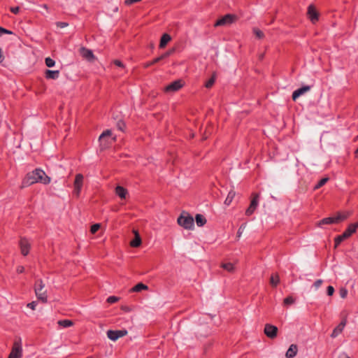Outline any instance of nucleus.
<instances>
[{
    "label": "nucleus",
    "mask_w": 358,
    "mask_h": 358,
    "mask_svg": "<svg viewBox=\"0 0 358 358\" xmlns=\"http://www.w3.org/2000/svg\"><path fill=\"white\" fill-rule=\"evenodd\" d=\"M50 182V178L43 170L36 169L27 175L26 178L23 180L22 187H27L36 182L48 184Z\"/></svg>",
    "instance_id": "obj_1"
},
{
    "label": "nucleus",
    "mask_w": 358,
    "mask_h": 358,
    "mask_svg": "<svg viewBox=\"0 0 358 358\" xmlns=\"http://www.w3.org/2000/svg\"><path fill=\"white\" fill-rule=\"evenodd\" d=\"M34 292L39 301L43 303L48 301L47 290L45 289V284L41 279L36 282Z\"/></svg>",
    "instance_id": "obj_2"
},
{
    "label": "nucleus",
    "mask_w": 358,
    "mask_h": 358,
    "mask_svg": "<svg viewBox=\"0 0 358 358\" xmlns=\"http://www.w3.org/2000/svg\"><path fill=\"white\" fill-rule=\"evenodd\" d=\"M178 224L185 229H193L194 222L192 216L187 213L183 212L178 218Z\"/></svg>",
    "instance_id": "obj_3"
},
{
    "label": "nucleus",
    "mask_w": 358,
    "mask_h": 358,
    "mask_svg": "<svg viewBox=\"0 0 358 358\" xmlns=\"http://www.w3.org/2000/svg\"><path fill=\"white\" fill-rule=\"evenodd\" d=\"M22 356V348L21 345V339L19 338L13 343L12 350L8 356V358H21Z\"/></svg>",
    "instance_id": "obj_4"
},
{
    "label": "nucleus",
    "mask_w": 358,
    "mask_h": 358,
    "mask_svg": "<svg viewBox=\"0 0 358 358\" xmlns=\"http://www.w3.org/2000/svg\"><path fill=\"white\" fill-rule=\"evenodd\" d=\"M236 19V17L234 15L231 14H227L218 20L215 24V27H220V26H227L231 24H232L234 22H235Z\"/></svg>",
    "instance_id": "obj_5"
},
{
    "label": "nucleus",
    "mask_w": 358,
    "mask_h": 358,
    "mask_svg": "<svg viewBox=\"0 0 358 358\" xmlns=\"http://www.w3.org/2000/svg\"><path fill=\"white\" fill-rule=\"evenodd\" d=\"M259 194L257 193L252 194V199L251 200L249 207L245 210V215L248 216L251 215L257 208L259 203Z\"/></svg>",
    "instance_id": "obj_6"
},
{
    "label": "nucleus",
    "mask_w": 358,
    "mask_h": 358,
    "mask_svg": "<svg viewBox=\"0 0 358 358\" xmlns=\"http://www.w3.org/2000/svg\"><path fill=\"white\" fill-rule=\"evenodd\" d=\"M83 184V176L81 173H78L76 176L75 180L73 182V193L76 195V196H79L81 189Z\"/></svg>",
    "instance_id": "obj_7"
},
{
    "label": "nucleus",
    "mask_w": 358,
    "mask_h": 358,
    "mask_svg": "<svg viewBox=\"0 0 358 358\" xmlns=\"http://www.w3.org/2000/svg\"><path fill=\"white\" fill-rule=\"evenodd\" d=\"M128 331L126 329L122 330H108L107 331V336L109 339L113 341H116L119 338L123 337L127 335Z\"/></svg>",
    "instance_id": "obj_8"
},
{
    "label": "nucleus",
    "mask_w": 358,
    "mask_h": 358,
    "mask_svg": "<svg viewBox=\"0 0 358 358\" xmlns=\"http://www.w3.org/2000/svg\"><path fill=\"white\" fill-rule=\"evenodd\" d=\"M182 86L183 83L181 80H175L165 87L164 92L166 93H173L178 91Z\"/></svg>",
    "instance_id": "obj_9"
},
{
    "label": "nucleus",
    "mask_w": 358,
    "mask_h": 358,
    "mask_svg": "<svg viewBox=\"0 0 358 358\" xmlns=\"http://www.w3.org/2000/svg\"><path fill=\"white\" fill-rule=\"evenodd\" d=\"M347 217V215H338L334 217H327L324 218L318 222V226H321L322 224H329L332 223H337L341 220H345Z\"/></svg>",
    "instance_id": "obj_10"
},
{
    "label": "nucleus",
    "mask_w": 358,
    "mask_h": 358,
    "mask_svg": "<svg viewBox=\"0 0 358 358\" xmlns=\"http://www.w3.org/2000/svg\"><path fill=\"white\" fill-rule=\"evenodd\" d=\"M347 324V319L344 317L341 322L334 329L332 333L331 334V338H337L343 331L345 327Z\"/></svg>",
    "instance_id": "obj_11"
},
{
    "label": "nucleus",
    "mask_w": 358,
    "mask_h": 358,
    "mask_svg": "<svg viewBox=\"0 0 358 358\" xmlns=\"http://www.w3.org/2000/svg\"><path fill=\"white\" fill-rule=\"evenodd\" d=\"M278 333V328L272 324H266L264 327V334L270 338L276 337Z\"/></svg>",
    "instance_id": "obj_12"
},
{
    "label": "nucleus",
    "mask_w": 358,
    "mask_h": 358,
    "mask_svg": "<svg viewBox=\"0 0 358 358\" xmlns=\"http://www.w3.org/2000/svg\"><path fill=\"white\" fill-rule=\"evenodd\" d=\"M80 53L83 58H85L89 62H94L96 59L92 51L86 48H81L80 49Z\"/></svg>",
    "instance_id": "obj_13"
},
{
    "label": "nucleus",
    "mask_w": 358,
    "mask_h": 358,
    "mask_svg": "<svg viewBox=\"0 0 358 358\" xmlns=\"http://www.w3.org/2000/svg\"><path fill=\"white\" fill-rule=\"evenodd\" d=\"M307 14L313 23H315L317 21L318 13L313 5H310L308 6Z\"/></svg>",
    "instance_id": "obj_14"
},
{
    "label": "nucleus",
    "mask_w": 358,
    "mask_h": 358,
    "mask_svg": "<svg viewBox=\"0 0 358 358\" xmlns=\"http://www.w3.org/2000/svg\"><path fill=\"white\" fill-rule=\"evenodd\" d=\"M310 86H303L296 90H295L292 94V99L294 101H296L297 98H299L300 96L304 94L306 92L310 91Z\"/></svg>",
    "instance_id": "obj_15"
},
{
    "label": "nucleus",
    "mask_w": 358,
    "mask_h": 358,
    "mask_svg": "<svg viewBox=\"0 0 358 358\" xmlns=\"http://www.w3.org/2000/svg\"><path fill=\"white\" fill-rule=\"evenodd\" d=\"M20 247L21 252L23 255L25 256L29 253L30 245L28 243L27 239L21 238V240L20 241Z\"/></svg>",
    "instance_id": "obj_16"
},
{
    "label": "nucleus",
    "mask_w": 358,
    "mask_h": 358,
    "mask_svg": "<svg viewBox=\"0 0 358 358\" xmlns=\"http://www.w3.org/2000/svg\"><path fill=\"white\" fill-rule=\"evenodd\" d=\"M358 228V222L355 224H351L348 228L343 233V236L345 238H349L352 234L356 231Z\"/></svg>",
    "instance_id": "obj_17"
},
{
    "label": "nucleus",
    "mask_w": 358,
    "mask_h": 358,
    "mask_svg": "<svg viewBox=\"0 0 358 358\" xmlns=\"http://www.w3.org/2000/svg\"><path fill=\"white\" fill-rule=\"evenodd\" d=\"M133 233L134 234V238L131 241L130 245L134 248H137L141 244V238L138 232V231L134 229Z\"/></svg>",
    "instance_id": "obj_18"
},
{
    "label": "nucleus",
    "mask_w": 358,
    "mask_h": 358,
    "mask_svg": "<svg viewBox=\"0 0 358 358\" xmlns=\"http://www.w3.org/2000/svg\"><path fill=\"white\" fill-rule=\"evenodd\" d=\"M115 194L120 199H126L127 196L128 195V191L124 187L118 185L115 188Z\"/></svg>",
    "instance_id": "obj_19"
},
{
    "label": "nucleus",
    "mask_w": 358,
    "mask_h": 358,
    "mask_svg": "<svg viewBox=\"0 0 358 358\" xmlns=\"http://www.w3.org/2000/svg\"><path fill=\"white\" fill-rule=\"evenodd\" d=\"M297 351H298L297 345H294V344H292L286 352V357L287 358H292L296 356Z\"/></svg>",
    "instance_id": "obj_20"
},
{
    "label": "nucleus",
    "mask_w": 358,
    "mask_h": 358,
    "mask_svg": "<svg viewBox=\"0 0 358 358\" xmlns=\"http://www.w3.org/2000/svg\"><path fill=\"white\" fill-rule=\"evenodd\" d=\"M171 40V37L168 34H164L161 38L159 43V48H164L166 47L167 43Z\"/></svg>",
    "instance_id": "obj_21"
},
{
    "label": "nucleus",
    "mask_w": 358,
    "mask_h": 358,
    "mask_svg": "<svg viewBox=\"0 0 358 358\" xmlns=\"http://www.w3.org/2000/svg\"><path fill=\"white\" fill-rule=\"evenodd\" d=\"M59 71H52V70H46L45 71V77L48 79H57L59 78Z\"/></svg>",
    "instance_id": "obj_22"
},
{
    "label": "nucleus",
    "mask_w": 358,
    "mask_h": 358,
    "mask_svg": "<svg viewBox=\"0 0 358 358\" xmlns=\"http://www.w3.org/2000/svg\"><path fill=\"white\" fill-rule=\"evenodd\" d=\"M196 223L199 227H202L206 223V219L203 215L197 214L195 217Z\"/></svg>",
    "instance_id": "obj_23"
},
{
    "label": "nucleus",
    "mask_w": 358,
    "mask_h": 358,
    "mask_svg": "<svg viewBox=\"0 0 358 358\" xmlns=\"http://www.w3.org/2000/svg\"><path fill=\"white\" fill-rule=\"evenodd\" d=\"M148 289V287L143 283H138L136 285H135L134 287L131 288V292H138L142 290H147Z\"/></svg>",
    "instance_id": "obj_24"
},
{
    "label": "nucleus",
    "mask_w": 358,
    "mask_h": 358,
    "mask_svg": "<svg viewBox=\"0 0 358 358\" xmlns=\"http://www.w3.org/2000/svg\"><path fill=\"white\" fill-rule=\"evenodd\" d=\"M235 195H236V192L233 189L229 191V192L228 193V195L224 201V204L227 206H229L231 204V201H233Z\"/></svg>",
    "instance_id": "obj_25"
},
{
    "label": "nucleus",
    "mask_w": 358,
    "mask_h": 358,
    "mask_svg": "<svg viewBox=\"0 0 358 358\" xmlns=\"http://www.w3.org/2000/svg\"><path fill=\"white\" fill-rule=\"evenodd\" d=\"M221 267L231 273L234 272L235 269L234 264L230 262L222 263Z\"/></svg>",
    "instance_id": "obj_26"
},
{
    "label": "nucleus",
    "mask_w": 358,
    "mask_h": 358,
    "mask_svg": "<svg viewBox=\"0 0 358 358\" xmlns=\"http://www.w3.org/2000/svg\"><path fill=\"white\" fill-rule=\"evenodd\" d=\"M57 324L64 328L73 326V322L69 320H59Z\"/></svg>",
    "instance_id": "obj_27"
},
{
    "label": "nucleus",
    "mask_w": 358,
    "mask_h": 358,
    "mask_svg": "<svg viewBox=\"0 0 358 358\" xmlns=\"http://www.w3.org/2000/svg\"><path fill=\"white\" fill-rule=\"evenodd\" d=\"M280 282V278L278 274H273L270 278V283L273 287H275Z\"/></svg>",
    "instance_id": "obj_28"
},
{
    "label": "nucleus",
    "mask_w": 358,
    "mask_h": 358,
    "mask_svg": "<svg viewBox=\"0 0 358 358\" xmlns=\"http://www.w3.org/2000/svg\"><path fill=\"white\" fill-rule=\"evenodd\" d=\"M216 79V75L214 73L212 77L206 83L205 87L207 88H210L213 84L215 83Z\"/></svg>",
    "instance_id": "obj_29"
},
{
    "label": "nucleus",
    "mask_w": 358,
    "mask_h": 358,
    "mask_svg": "<svg viewBox=\"0 0 358 358\" xmlns=\"http://www.w3.org/2000/svg\"><path fill=\"white\" fill-rule=\"evenodd\" d=\"M329 180V178H324L321 179L318 183L315 186L314 189H317L324 185Z\"/></svg>",
    "instance_id": "obj_30"
},
{
    "label": "nucleus",
    "mask_w": 358,
    "mask_h": 358,
    "mask_svg": "<svg viewBox=\"0 0 358 358\" xmlns=\"http://www.w3.org/2000/svg\"><path fill=\"white\" fill-rule=\"evenodd\" d=\"M253 32H254L255 35L256 36V37L258 38H262L264 36V33L257 28H254Z\"/></svg>",
    "instance_id": "obj_31"
},
{
    "label": "nucleus",
    "mask_w": 358,
    "mask_h": 358,
    "mask_svg": "<svg viewBox=\"0 0 358 358\" xmlns=\"http://www.w3.org/2000/svg\"><path fill=\"white\" fill-rule=\"evenodd\" d=\"M283 303L285 306H289L294 303V299L292 296H288L284 299Z\"/></svg>",
    "instance_id": "obj_32"
},
{
    "label": "nucleus",
    "mask_w": 358,
    "mask_h": 358,
    "mask_svg": "<svg viewBox=\"0 0 358 358\" xmlns=\"http://www.w3.org/2000/svg\"><path fill=\"white\" fill-rule=\"evenodd\" d=\"M45 64L48 67H52L55 66V61L51 59L50 57H47L45 58Z\"/></svg>",
    "instance_id": "obj_33"
},
{
    "label": "nucleus",
    "mask_w": 358,
    "mask_h": 358,
    "mask_svg": "<svg viewBox=\"0 0 358 358\" xmlns=\"http://www.w3.org/2000/svg\"><path fill=\"white\" fill-rule=\"evenodd\" d=\"M101 228V224L97 223L91 227L90 231L92 234H95Z\"/></svg>",
    "instance_id": "obj_34"
},
{
    "label": "nucleus",
    "mask_w": 358,
    "mask_h": 358,
    "mask_svg": "<svg viewBox=\"0 0 358 358\" xmlns=\"http://www.w3.org/2000/svg\"><path fill=\"white\" fill-rule=\"evenodd\" d=\"M345 239V238L343 236V234L338 236L335 238V247L336 248L338 247V245Z\"/></svg>",
    "instance_id": "obj_35"
},
{
    "label": "nucleus",
    "mask_w": 358,
    "mask_h": 358,
    "mask_svg": "<svg viewBox=\"0 0 358 358\" xmlns=\"http://www.w3.org/2000/svg\"><path fill=\"white\" fill-rule=\"evenodd\" d=\"M120 298L115 296H110L107 299V302L109 303H114L117 301H118Z\"/></svg>",
    "instance_id": "obj_36"
},
{
    "label": "nucleus",
    "mask_w": 358,
    "mask_h": 358,
    "mask_svg": "<svg viewBox=\"0 0 358 358\" xmlns=\"http://www.w3.org/2000/svg\"><path fill=\"white\" fill-rule=\"evenodd\" d=\"M340 296L345 299L348 295V290L345 288H341L339 290Z\"/></svg>",
    "instance_id": "obj_37"
},
{
    "label": "nucleus",
    "mask_w": 358,
    "mask_h": 358,
    "mask_svg": "<svg viewBox=\"0 0 358 358\" xmlns=\"http://www.w3.org/2000/svg\"><path fill=\"white\" fill-rule=\"evenodd\" d=\"M159 61H161V58L159 57H157L155 58V59H153L152 62H148L145 64V67H149L151 65L154 64H156L157 62H159Z\"/></svg>",
    "instance_id": "obj_38"
},
{
    "label": "nucleus",
    "mask_w": 358,
    "mask_h": 358,
    "mask_svg": "<svg viewBox=\"0 0 358 358\" xmlns=\"http://www.w3.org/2000/svg\"><path fill=\"white\" fill-rule=\"evenodd\" d=\"M323 283V280H317L314 284H313V287H315V289L317 290Z\"/></svg>",
    "instance_id": "obj_39"
},
{
    "label": "nucleus",
    "mask_w": 358,
    "mask_h": 358,
    "mask_svg": "<svg viewBox=\"0 0 358 358\" xmlns=\"http://www.w3.org/2000/svg\"><path fill=\"white\" fill-rule=\"evenodd\" d=\"M174 52V49H172V50H170L169 51L164 53L163 55H162L159 57L161 58V60L162 59H164L166 57H168L169 55H171L173 52Z\"/></svg>",
    "instance_id": "obj_40"
},
{
    "label": "nucleus",
    "mask_w": 358,
    "mask_h": 358,
    "mask_svg": "<svg viewBox=\"0 0 358 358\" xmlns=\"http://www.w3.org/2000/svg\"><path fill=\"white\" fill-rule=\"evenodd\" d=\"M111 135L110 130H106L102 133V134L99 136V141H101L105 136H109Z\"/></svg>",
    "instance_id": "obj_41"
},
{
    "label": "nucleus",
    "mask_w": 358,
    "mask_h": 358,
    "mask_svg": "<svg viewBox=\"0 0 358 358\" xmlns=\"http://www.w3.org/2000/svg\"><path fill=\"white\" fill-rule=\"evenodd\" d=\"M56 25L59 28H64V27H68L69 24L66 22H57L56 23Z\"/></svg>",
    "instance_id": "obj_42"
},
{
    "label": "nucleus",
    "mask_w": 358,
    "mask_h": 358,
    "mask_svg": "<svg viewBox=\"0 0 358 358\" xmlns=\"http://www.w3.org/2000/svg\"><path fill=\"white\" fill-rule=\"evenodd\" d=\"M3 34H12L13 32L10 30H8V29H6L1 27H0V36Z\"/></svg>",
    "instance_id": "obj_43"
},
{
    "label": "nucleus",
    "mask_w": 358,
    "mask_h": 358,
    "mask_svg": "<svg viewBox=\"0 0 358 358\" xmlns=\"http://www.w3.org/2000/svg\"><path fill=\"white\" fill-rule=\"evenodd\" d=\"M334 293V288L332 286H329L327 287V294L329 296H332Z\"/></svg>",
    "instance_id": "obj_44"
},
{
    "label": "nucleus",
    "mask_w": 358,
    "mask_h": 358,
    "mask_svg": "<svg viewBox=\"0 0 358 358\" xmlns=\"http://www.w3.org/2000/svg\"><path fill=\"white\" fill-rule=\"evenodd\" d=\"M117 127L118 129L122 131L124 127H125V124H124V122L119 121L117 124Z\"/></svg>",
    "instance_id": "obj_45"
},
{
    "label": "nucleus",
    "mask_w": 358,
    "mask_h": 358,
    "mask_svg": "<svg viewBox=\"0 0 358 358\" xmlns=\"http://www.w3.org/2000/svg\"><path fill=\"white\" fill-rule=\"evenodd\" d=\"M141 0H125L124 1V3L126 5H131V4H133L134 3H137V2H139L141 1Z\"/></svg>",
    "instance_id": "obj_46"
},
{
    "label": "nucleus",
    "mask_w": 358,
    "mask_h": 358,
    "mask_svg": "<svg viewBox=\"0 0 358 358\" xmlns=\"http://www.w3.org/2000/svg\"><path fill=\"white\" fill-rule=\"evenodd\" d=\"M37 303L36 301H32L27 304V307L30 308L32 310H35Z\"/></svg>",
    "instance_id": "obj_47"
},
{
    "label": "nucleus",
    "mask_w": 358,
    "mask_h": 358,
    "mask_svg": "<svg viewBox=\"0 0 358 358\" xmlns=\"http://www.w3.org/2000/svg\"><path fill=\"white\" fill-rule=\"evenodd\" d=\"M20 10V8L18 6L16 7H11L10 11L14 14H17Z\"/></svg>",
    "instance_id": "obj_48"
},
{
    "label": "nucleus",
    "mask_w": 358,
    "mask_h": 358,
    "mask_svg": "<svg viewBox=\"0 0 358 358\" xmlns=\"http://www.w3.org/2000/svg\"><path fill=\"white\" fill-rule=\"evenodd\" d=\"M114 64L117 66L124 67L123 64L120 60H115Z\"/></svg>",
    "instance_id": "obj_49"
},
{
    "label": "nucleus",
    "mask_w": 358,
    "mask_h": 358,
    "mask_svg": "<svg viewBox=\"0 0 358 358\" xmlns=\"http://www.w3.org/2000/svg\"><path fill=\"white\" fill-rule=\"evenodd\" d=\"M3 59H4V56L3 54V51H2V49L0 48V64L3 61Z\"/></svg>",
    "instance_id": "obj_50"
},
{
    "label": "nucleus",
    "mask_w": 358,
    "mask_h": 358,
    "mask_svg": "<svg viewBox=\"0 0 358 358\" xmlns=\"http://www.w3.org/2000/svg\"><path fill=\"white\" fill-rule=\"evenodd\" d=\"M24 266H18V267H17V271L18 273H23V272H24Z\"/></svg>",
    "instance_id": "obj_51"
},
{
    "label": "nucleus",
    "mask_w": 358,
    "mask_h": 358,
    "mask_svg": "<svg viewBox=\"0 0 358 358\" xmlns=\"http://www.w3.org/2000/svg\"><path fill=\"white\" fill-rule=\"evenodd\" d=\"M338 358H350L346 353H341L339 355Z\"/></svg>",
    "instance_id": "obj_52"
},
{
    "label": "nucleus",
    "mask_w": 358,
    "mask_h": 358,
    "mask_svg": "<svg viewBox=\"0 0 358 358\" xmlns=\"http://www.w3.org/2000/svg\"><path fill=\"white\" fill-rule=\"evenodd\" d=\"M243 229H244V227H243V226H241V227L239 228L238 231V237H240V236H241V233H242V230H243Z\"/></svg>",
    "instance_id": "obj_53"
},
{
    "label": "nucleus",
    "mask_w": 358,
    "mask_h": 358,
    "mask_svg": "<svg viewBox=\"0 0 358 358\" xmlns=\"http://www.w3.org/2000/svg\"><path fill=\"white\" fill-rule=\"evenodd\" d=\"M355 154L356 157H358V148L356 150Z\"/></svg>",
    "instance_id": "obj_54"
},
{
    "label": "nucleus",
    "mask_w": 358,
    "mask_h": 358,
    "mask_svg": "<svg viewBox=\"0 0 358 358\" xmlns=\"http://www.w3.org/2000/svg\"><path fill=\"white\" fill-rule=\"evenodd\" d=\"M263 57H264V54H261V55H259V59H263Z\"/></svg>",
    "instance_id": "obj_55"
},
{
    "label": "nucleus",
    "mask_w": 358,
    "mask_h": 358,
    "mask_svg": "<svg viewBox=\"0 0 358 358\" xmlns=\"http://www.w3.org/2000/svg\"><path fill=\"white\" fill-rule=\"evenodd\" d=\"M43 6L44 7V8H46V9L48 8L47 5H45V4H44Z\"/></svg>",
    "instance_id": "obj_56"
},
{
    "label": "nucleus",
    "mask_w": 358,
    "mask_h": 358,
    "mask_svg": "<svg viewBox=\"0 0 358 358\" xmlns=\"http://www.w3.org/2000/svg\"><path fill=\"white\" fill-rule=\"evenodd\" d=\"M88 358H92V357H88Z\"/></svg>",
    "instance_id": "obj_57"
}]
</instances>
